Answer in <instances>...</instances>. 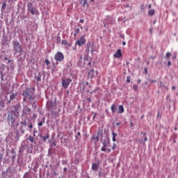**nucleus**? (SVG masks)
Listing matches in <instances>:
<instances>
[{"mask_svg": "<svg viewBox=\"0 0 178 178\" xmlns=\"http://www.w3.org/2000/svg\"><path fill=\"white\" fill-rule=\"evenodd\" d=\"M79 23H84V19H80Z\"/></svg>", "mask_w": 178, "mask_h": 178, "instance_id": "46", "label": "nucleus"}, {"mask_svg": "<svg viewBox=\"0 0 178 178\" xmlns=\"http://www.w3.org/2000/svg\"><path fill=\"white\" fill-rule=\"evenodd\" d=\"M79 88L80 91H81L82 92H83L84 90H86L87 92H90V88H91V85H90L88 82H81L79 84Z\"/></svg>", "mask_w": 178, "mask_h": 178, "instance_id": "2", "label": "nucleus"}, {"mask_svg": "<svg viewBox=\"0 0 178 178\" xmlns=\"http://www.w3.org/2000/svg\"><path fill=\"white\" fill-rule=\"evenodd\" d=\"M13 43L14 51H15V54H17V52H21L22 47H20V43H19V42H13Z\"/></svg>", "mask_w": 178, "mask_h": 178, "instance_id": "6", "label": "nucleus"}, {"mask_svg": "<svg viewBox=\"0 0 178 178\" xmlns=\"http://www.w3.org/2000/svg\"><path fill=\"white\" fill-rule=\"evenodd\" d=\"M48 138H49V134H47V135L46 136L42 137L43 141H47V140H48Z\"/></svg>", "mask_w": 178, "mask_h": 178, "instance_id": "22", "label": "nucleus"}, {"mask_svg": "<svg viewBox=\"0 0 178 178\" xmlns=\"http://www.w3.org/2000/svg\"><path fill=\"white\" fill-rule=\"evenodd\" d=\"M150 83H156V80H151Z\"/></svg>", "mask_w": 178, "mask_h": 178, "instance_id": "44", "label": "nucleus"}, {"mask_svg": "<svg viewBox=\"0 0 178 178\" xmlns=\"http://www.w3.org/2000/svg\"><path fill=\"white\" fill-rule=\"evenodd\" d=\"M3 158V154L1 153L0 152V162H2V159Z\"/></svg>", "mask_w": 178, "mask_h": 178, "instance_id": "31", "label": "nucleus"}, {"mask_svg": "<svg viewBox=\"0 0 178 178\" xmlns=\"http://www.w3.org/2000/svg\"><path fill=\"white\" fill-rule=\"evenodd\" d=\"M143 118H144V115L141 116V117H140V119H143Z\"/></svg>", "mask_w": 178, "mask_h": 178, "instance_id": "63", "label": "nucleus"}, {"mask_svg": "<svg viewBox=\"0 0 178 178\" xmlns=\"http://www.w3.org/2000/svg\"><path fill=\"white\" fill-rule=\"evenodd\" d=\"M145 73L147 74L148 73V70L147 68H145Z\"/></svg>", "mask_w": 178, "mask_h": 178, "instance_id": "45", "label": "nucleus"}, {"mask_svg": "<svg viewBox=\"0 0 178 178\" xmlns=\"http://www.w3.org/2000/svg\"><path fill=\"white\" fill-rule=\"evenodd\" d=\"M156 58V56H151V59H152L153 60Z\"/></svg>", "mask_w": 178, "mask_h": 178, "instance_id": "41", "label": "nucleus"}, {"mask_svg": "<svg viewBox=\"0 0 178 178\" xmlns=\"http://www.w3.org/2000/svg\"><path fill=\"white\" fill-rule=\"evenodd\" d=\"M22 95L24 97H26V98H28V99L33 101L34 99V92L31 90V89H26L23 93Z\"/></svg>", "mask_w": 178, "mask_h": 178, "instance_id": "3", "label": "nucleus"}, {"mask_svg": "<svg viewBox=\"0 0 178 178\" xmlns=\"http://www.w3.org/2000/svg\"><path fill=\"white\" fill-rule=\"evenodd\" d=\"M115 148H116V143H114L113 145V147H112V149H113V151H115Z\"/></svg>", "mask_w": 178, "mask_h": 178, "instance_id": "34", "label": "nucleus"}, {"mask_svg": "<svg viewBox=\"0 0 178 178\" xmlns=\"http://www.w3.org/2000/svg\"><path fill=\"white\" fill-rule=\"evenodd\" d=\"M23 129V127H20V130H21L22 133H24V129Z\"/></svg>", "mask_w": 178, "mask_h": 178, "instance_id": "43", "label": "nucleus"}, {"mask_svg": "<svg viewBox=\"0 0 178 178\" xmlns=\"http://www.w3.org/2000/svg\"><path fill=\"white\" fill-rule=\"evenodd\" d=\"M44 63L47 65V66H49V63H51L49 62V60L48 59H46L44 61Z\"/></svg>", "mask_w": 178, "mask_h": 178, "instance_id": "29", "label": "nucleus"}, {"mask_svg": "<svg viewBox=\"0 0 178 178\" xmlns=\"http://www.w3.org/2000/svg\"><path fill=\"white\" fill-rule=\"evenodd\" d=\"M133 89L134 90V91H138V86L134 85L133 86Z\"/></svg>", "mask_w": 178, "mask_h": 178, "instance_id": "24", "label": "nucleus"}, {"mask_svg": "<svg viewBox=\"0 0 178 178\" xmlns=\"http://www.w3.org/2000/svg\"><path fill=\"white\" fill-rule=\"evenodd\" d=\"M148 15L149 16H154V15H155V10L154 9L149 10L148 12Z\"/></svg>", "mask_w": 178, "mask_h": 178, "instance_id": "18", "label": "nucleus"}, {"mask_svg": "<svg viewBox=\"0 0 178 178\" xmlns=\"http://www.w3.org/2000/svg\"><path fill=\"white\" fill-rule=\"evenodd\" d=\"M104 147H106V143H103Z\"/></svg>", "mask_w": 178, "mask_h": 178, "instance_id": "53", "label": "nucleus"}, {"mask_svg": "<svg viewBox=\"0 0 178 178\" xmlns=\"http://www.w3.org/2000/svg\"><path fill=\"white\" fill-rule=\"evenodd\" d=\"M79 33H80V29L76 28L74 29V37H76L77 34H79Z\"/></svg>", "mask_w": 178, "mask_h": 178, "instance_id": "21", "label": "nucleus"}, {"mask_svg": "<svg viewBox=\"0 0 178 178\" xmlns=\"http://www.w3.org/2000/svg\"><path fill=\"white\" fill-rule=\"evenodd\" d=\"M141 134H143L144 136H147V134L145 132H141Z\"/></svg>", "mask_w": 178, "mask_h": 178, "instance_id": "50", "label": "nucleus"}, {"mask_svg": "<svg viewBox=\"0 0 178 178\" xmlns=\"http://www.w3.org/2000/svg\"><path fill=\"white\" fill-rule=\"evenodd\" d=\"M10 99H11V101H13V99H15V93H13L10 95Z\"/></svg>", "mask_w": 178, "mask_h": 178, "instance_id": "25", "label": "nucleus"}, {"mask_svg": "<svg viewBox=\"0 0 178 178\" xmlns=\"http://www.w3.org/2000/svg\"><path fill=\"white\" fill-rule=\"evenodd\" d=\"M62 44H63V45H67V41H66V40H63V41H62Z\"/></svg>", "mask_w": 178, "mask_h": 178, "instance_id": "32", "label": "nucleus"}, {"mask_svg": "<svg viewBox=\"0 0 178 178\" xmlns=\"http://www.w3.org/2000/svg\"><path fill=\"white\" fill-rule=\"evenodd\" d=\"M101 151H102L103 152H105V151H106V147L103 146V147L101 148Z\"/></svg>", "mask_w": 178, "mask_h": 178, "instance_id": "28", "label": "nucleus"}, {"mask_svg": "<svg viewBox=\"0 0 178 178\" xmlns=\"http://www.w3.org/2000/svg\"><path fill=\"white\" fill-rule=\"evenodd\" d=\"M138 83H141V80H140V79H138Z\"/></svg>", "mask_w": 178, "mask_h": 178, "instance_id": "57", "label": "nucleus"}, {"mask_svg": "<svg viewBox=\"0 0 178 178\" xmlns=\"http://www.w3.org/2000/svg\"><path fill=\"white\" fill-rule=\"evenodd\" d=\"M122 50L121 49H118L117 51L115 52V54L113 55L114 58H122Z\"/></svg>", "mask_w": 178, "mask_h": 178, "instance_id": "10", "label": "nucleus"}, {"mask_svg": "<svg viewBox=\"0 0 178 178\" xmlns=\"http://www.w3.org/2000/svg\"><path fill=\"white\" fill-rule=\"evenodd\" d=\"M88 101H91V99H90V98H89V99H88Z\"/></svg>", "mask_w": 178, "mask_h": 178, "instance_id": "64", "label": "nucleus"}, {"mask_svg": "<svg viewBox=\"0 0 178 178\" xmlns=\"http://www.w3.org/2000/svg\"><path fill=\"white\" fill-rule=\"evenodd\" d=\"M34 137H35V134H33V136H29L28 140H29L31 143H34Z\"/></svg>", "mask_w": 178, "mask_h": 178, "instance_id": "20", "label": "nucleus"}, {"mask_svg": "<svg viewBox=\"0 0 178 178\" xmlns=\"http://www.w3.org/2000/svg\"><path fill=\"white\" fill-rule=\"evenodd\" d=\"M2 9L3 10H5L6 8V2H4L3 4H2Z\"/></svg>", "mask_w": 178, "mask_h": 178, "instance_id": "26", "label": "nucleus"}, {"mask_svg": "<svg viewBox=\"0 0 178 178\" xmlns=\"http://www.w3.org/2000/svg\"><path fill=\"white\" fill-rule=\"evenodd\" d=\"M51 147H56V142L54 141L51 144Z\"/></svg>", "mask_w": 178, "mask_h": 178, "instance_id": "30", "label": "nucleus"}, {"mask_svg": "<svg viewBox=\"0 0 178 178\" xmlns=\"http://www.w3.org/2000/svg\"><path fill=\"white\" fill-rule=\"evenodd\" d=\"M171 65H172V62H170V60H168V66H171Z\"/></svg>", "mask_w": 178, "mask_h": 178, "instance_id": "37", "label": "nucleus"}, {"mask_svg": "<svg viewBox=\"0 0 178 178\" xmlns=\"http://www.w3.org/2000/svg\"><path fill=\"white\" fill-rule=\"evenodd\" d=\"M87 4V0H83V6H86Z\"/></svg>", "mask_w": 178, "mask_h": 178, "instance_id": "39", "label": "nucleus"}, {"mask_svg": "<svg viewBox=\"0 0 178 178\" xmlns=\"http://www.w3.org/2000/svg\"><path fill=\"white\" fill-rule=\"evenodd\" d=\"M116 126H120V122H117L116 123Z\"/></svg>", "mask_w": 178, "mask_h": 178, "instance_id": "51", "label": "nucleus"}, {"mask_svg": "<svg viewBox=\"0 0 178 178\" xmlns=\"http://www.w3.org/2000/svg\"><path fill=\"white\" fill-rule=\"evenodd\" d=\"M111 109V112L113 113H115V112H116V111H118V107L116 106V105L112 104Z\"/></svg>", "mask_w": 178, "mask_h": 178, "instance_id": "15", "label": "nucleus"}, {"mask_svg": "<svg viewBox=\"0 0 178 178\" xmlns=\"http://www.w3.org/2000/svg\"><path fill=\"white\" fill-rule=\"evenodd\" d=\"M35 79L37 80V81H41V75L36 76Z\"/></svg>", "mask_w": 178, "mask_h": 178, "instance_id": "23", "label": "nucleus"}, {"mask_svg": "<svg viewBox=\"0 0 178 178\" xmlns=\"http://www.w3.org/2000/svg\"><path fill=\"white\" fill-rule=\"evenodd\" d=\"M92 143H94L95 144L98 143V141H99V137H98V136L97 135H93V136L92 137Z\"/></svg>", "mask_w": 178, "mask_h": 178, "instance_id": "13", "label": "nucleus"}, {"mask_svg": "<svg viewBox=\"0 0 178 178\" xmlns=\"http://www.w3.org/2000/svg\"><path fill=\"white\" fill-rule=\"evenodd\" d=\"M42 124H43V122H42V121L39 122L38 124V125L40 127H41L42 126Z\"/></svg>", "mask_w": 178, "mask_h": 178, "instance_id": "33", "label": "nucleus"}, {"mask_svg": "<svg viewBox=\"0 0 178 178\" xmlns=\"http://www.w3.org/2000/svg\"><path fill=\"white\" fill-rule=\"evenodd\" d=\"M27 113H31V109H30V108L26 106L25 111H24V115H27Z\"/></svg>", "mask_w": 178, "mask_h": 178, "instance_id": "16", "label": "nucleus"}, {"mask_svg": "<svg viewBox=\"0 0 178 178\" xmlns=\"http://www.w3.org/2000/svg\"><path fill=\"white\" fill-rule=\"evenodd\" d=\"M47 108L48 111H50L51 112H55L56 111V105L55 102L49 101L47 103Z\"/></svg>", "mask_w": 178, "mask_h": 178, "instance_id": "4", "label": "nucleus"}, {"mask_svg": "<svg viewBox=\"0 0 178 178\" xmlns=\"http://www.w3.org/2000/svg\"><path fill=\"white\" fill-rule=\"evenodd\" d=\"M130 79H131L130 76H127V83H130Z\"/></svg>", "mask_w": 178, "mask_h": 178, "instance_id": "36", "label": "nucleus"}, {"mask_svg": "<svg viewBox=\"0 0 178 178\" xmlns=\"http://www.w3.org/2000/svg\"><path fill=\"white\" fill-rule=\"evenodd\" d=\"M17 118H19V113L10 111L8 113V120L9 123H10L11 127H15V123H16V120H17Z\"/></svg>", "mask_w": 178, "mask_h": 178, "instance_id": "1", "label": "nucleus"}, {"mask_svg": "<svg viewBox=\"0 0 178 178\" xmlns=\"http://www.w3.org/2000/svg\"><path fill=\"white\" fill-rule=\"evenodd\" d=\"M113 141H116V138L113 136Z\"/></svg>", "mask_w": 178, "mask_h": 178, "instance_id": "48", "label": "nucleus"}, {"mask_svg": "<svg viewBox=\"0 0 178 178\" xmlns=\"http://www.w3.org/2000/svg\"><path fill=\"white\" fill-rule=\"evenodd\" d=\"M94 76H95V71L94 70H90L88 74V79H92Z\"/></svg>", "mask_w": 178, "mask_h": 178, "instance_id": "11", "label": "nucleus"}, {"mask_svg": "<svg viewBox=\"0 0 178 178\" xmlns=\"http://www.w3.org/2000/svg\"><path fill=\"white\" fill-rule=\"evenodd\" d=\"M124 112V107H123V105H120L118 106V113H123Z\"/></svg>", "mask_w": 178, "mask_h": 178, "instance_id": "14", "label": "nucleus"}, {"mask_svg": "<svg viewBox=\"0 0 178 178\" xmlns=\"http://www.w3.org/2000/svg\"><path fill=\"white\" fill-rule=\"evenodd\" d=\"M145 141H148V138L147 136L145 137V139H144V142L145 143Z\"/></svg>", "mask_w": 178, "mask_h": 178, "instance_id": "42", "label": "nucleus"}, {"mask_svg": "<svg viewBox=\"0 0 178 178\" xmlns=\"http://www.w3.org/2000/svg\"><path fill=\"white\" fill-rule=\"evenodd\" d=\"M89 66H91V62L88 63Z\"/></svg>", "mask_w": 178, "mask_h": 178, "instance_id": "59", "label": "nucleus"}, {"mask_svg": "<svg viewBox=\"0 0 178 178\" xmlns=\"http://www.w3.org/2000/svg\"><path fill=\"white\" fill-rule=\"evenodd\" d=\"M86 35H83L76 42V45H79V47H81V45H84L86 44V38H84Z\"/></svg>", "mask_w": 178, "mask_h": 178, "instance_id": "8", "label": "nucleus"}, {"mask_svg": "<svg viewBox=\"0 0 178 178\" xmlns=\"http://www.w3.org/2000/svg\"><path fill=\"white\" fill-rule=\"evenodd\" d=\"M27 7L29 12H30L32 15H35L38 12L36 8L33 7V3L31 2L27 3Z\"/></svg>", "mask_w": 178, "mask_h": 178, "instance_id": "5", "label": "nucleus"}, {"mask_svg": "<svg viewBox=\"0 0 178 178\" xmlns=\"http://www.w3.org/2000/svg\"><path fill=\"white\" fill-rule=\"evenodd\" d=\"M32 118L33 119H37V115L33 114Z\"/></svg>", "mask_w": 178, "mask_h": 178, "instance_id": "38", "label": "nucleus"}, {"mask_svg": "<svg viewBox=\"0 0 178 178\" xmlns=\"http://www.w3.org/2000/svg\"><path fill=\"white\" fill-rule=\"evenodd\" d=\"M148 8H149V9H151V8H152L151 4H149Z\"/></svg>", "mask_w": 178, "mask_h": 178, "instance_id": "54", "label": "nucleus"}, {"mask_svg": "<svg viewBox=\"0 0 178 178\" xmlns=\"http://www.w3.org/2000/svg\"><path fill=\"white\" fill-rule=\"evenodd\" d=\"M77 136H81L80 132H78V133H77Z\"/></svg>", "mask_w": 178, "mask_h": 178, "instance_id": "55", "label": "nucleus"}, {"mask_svg": "<svg viewBox=\"0 0 178 178\" xmlns=\"http://www.w3.org/2000/svg\"><path fill=\"white\" fill-rule=\"evenodd\" d=\"M62 84L64 88H67V81H66L65 79H63Z\"/></svg>", "mask_w": 178, "mask_h": 178, "instance_id": "17", "label": "nucleus"}, {"mask_svg": "<svg viewBox=\"0 0 178 178\" xmlns=\"http://www.w3.org/2000/svg\"><path fill=\"white\" fill-rule=\"evenodd\" d=\"M26 98H28V97H26V96H25V97H24V102H26Z\"/></svg>", "mask_w": 178, "mask_h": 178, "instance_id": "52", "label": "nucleus"}, {"mask_svg": "<svg viewBox=\"0 0 178 178\" xmlns=\"http://www.w3.org/2000/svg\"><path fill=\"white\" fill-rule=\"evenodd\" d=\"M67 81H68V83H70V81H72V80L68 79Z\"/></svg>", "mask_w": 178, "mask_h": 178, "instance_id": "60", "label": "nucleus"}, {"mask_svg": "<svg viewBox=\"0 0 178 178\" xmlns=\"http://www.w3.org/2000/svg\"><path fill=\"white\" fill-rule=\"evenodd\" d=\"M131 127H133V122H131Z\"/></svg>", "mask_w": 178, "mask_h": 178, "instance_id": "61", "label": "nucleus"}, {"mask_svg": "<svg viewBox=\"0 0 178 178\" xmlns=\"http://www.w3.org/2000/svg\"><path fill=\"white\" fill-rule=\"evenodd\" d=\"M112 136L113 137H115L118 136V134H116V133H115L114 131L112 132Z\"/></svg>", "mask_w": 178, "mask_h": 178, "instance_id": "35", "label": "nucleus"}, {"mask_svg": "<svg viewBox=\"0 0 178 178\" xmlns=\"http://www.w3.org/2000/svg\"><path fill=\"white\" fill-rule=\"evenodd\" d=\"M29 129H33V124H30L29 125Z\"/></svg>", "mask_w": 178, "mask_h": 178, "instance_id": "40", "label": "nucleus"}, {"mask_svg": "<svg viewBox=\"0 0 178 178\" xmlns=\"http://www.w3.org/2000/svg\"><path fill=\"white\" fill-rule=\"evenodd\" d=\"M21 124H23V126H27V121L26 120L22 121Z\"/></svg>", "mask_w": 178, "mask_h": 178, "instance_id": "27", "label": "nucleus"}, {"mask_svg": "<svg viewBox=\"0 0 178 178\" xmlns=\"http://www.w3.org/2000/svg\"><path fill=\"white\" fill-rule=\"evenodd\" d=\"M170 56H172V54L168 51L165 54V58L167 59V60H169V59H170Z\"/></svg>", "mask_w": 178, "mask_h": 178, "instance_id": "19", "label": "nucleus"}, {"mask_svg": "<svg viewBox=\"0 0 178 178\" xmlns=\"http://www.w3.org/2000/svg\"><path fill=\"white\" fill-rule=\"evenodd\" d=\"M4 59H5V60H8V58H6V57H5Z\"/></svg>", "mask_w": 178, "mask_h": 178, "instance_id": "62", "label": "nucleus"}, {"mask_svg": "<svg viewBox=\"0 0 178 178\" xmlns=\"http://www.w3.org/2000/svg\"><path fill=\"white\" fill-rule=\"evenodd\" d=\"M122 45H126V42H123Z\"/></svg>", "mask_w": 178, "mask_h": 178, "instance_id": "56", "label": "nucleus"}, {"mask_svg": "<svg viewBox=\"0 0 178 178\" xmlns=\"http://www.w3.org/2000/svg\"><path fill=\"white\" fill-rule=\"evenodd\" d=\"M108 152H111V149H107Z\"/></svg>", "mask_w": 178, "mask_h": 178, "instance_id": "58", "label": "nucleus"}, {"mask_svg": "<svg viewBox=\"0 0 178 178\" xmlns=\"http://www.w3.org/2000/svg\"><path fill=\"white\" fill-rule=\"evenodd\" d=\"M99 168V163H93L92 164V170H98Z\"/></svg>", "mask_w": 178, "mask_h": 178, "instance_id": "12", "label": "nucleus"}, {"mask_svg": "<svg viewBox=\"0 0 178 178\" xmlns=\"http://www.w3.org/2000/svg\"><path fill=\"white\" fill-rule=\"evenodd\" d=\"M176 58H177V56L176 55H174V56H172V59H176Z\"/></svg>", "mask_w": 178, "mask_h": 178, "instance_id": "47", "label": "nucleus"}, {"mask_svg": "<svg viewBox=\"0 0 178 178\" xmlns=\"http://www.w3.org/2000/svg\"><path fill=\"white\" fill-rule=\"evenodd\" d=\"M172 90H176V86H172Z\"/></svg>", "mask_w": 178, "mask_h": 178, "instance_id": "49", "label": "nucleus"}, {"mask_svg": "<svg viewBox=\"0 0 178 178\" xmlns=\"http://www.w3.org/2000/svg\"><path fill=\"white\" fill-rule=\"evenodd\" d=\"M20 108H22V106H20V103L15 104L14 105L15 110L11 111V112H15V113H19V111H20Z\"/></svg>", "mask_w": 178, "mask_h": 178, "instance_id": "9", "label": "nucleus"}, {"mask_svg": "<svg viewBox=\"0 0 178 178\" xmlns=\"http://www.w3.org/2000/svg\"><path fill=\"white\" fill-rule=\"evenodd\" d=\"M65 56H63V54L60 52H57L54 56V59L58 62H62V60H63Z\"/></svg>", "mask_w": 178, "mask_h": 178, "instance_id": "7", "label": "nucleus"}]
</instances>
